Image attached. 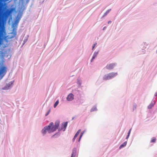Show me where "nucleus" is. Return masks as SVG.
Instances as JSON below:
<instances>
[{"mask_svg":"<svg viewBox=\"0 0 157 157\" xmlns=\"http://www.w3.org/2000/svg\"><path fill=\"white\" fill-rule=\"evenodd\" d=\"M48 132L49 133H51L54 132L56 130V128L54 125L53 122H51L49 125L47 126Z\"/></svg>","mask_w":157,"mask_h":157,"instance_id":"obj_1","label":"nucleus"},{"mask_svg":"<svg viewBox=\"0 0 157 157\" xmlns=\"http://www.w3.org/2000/svg\"><path fill=\"white\" fill-rule=\"evenodd\" d=\"M6 72V68L5 67H2L0 69V75H5Z\"/></svg>","mask_w":157,"mask_h":157,"instance_id":"obj_2","label":"nucleus"},{"mask_svg":"<svg viewBox=\"0 0 157 157\" xmlns=\"http://www.w3.org/2000/svg\"><path fill=\"white\" fill-rule=\"evenodd\" d=\"M67 99L68 101H71L74 99V95L72 94H69L67 96Z\"/></svg>","mask_w":157,"mask_h":157,"instance_id":"obj_3","label":"nucleus"},{"mask_svg":"<svg viewBox=\"0 0 157 157\" xmlns=\"http://www.w3.org/2000/svg\"><path fill=\"white\" fill-rule=\"evenodd\" d=\"M117 73H110L109 74V78L114 77L116 76L117 75Z\"/></svg>","mask_w":157,"mask_h":157,"instance_id":"obj_4","label":"nucleus"},{"mask_svg":"<svg viewBox=\"0 0 157 157\" xmlns=\"http://www.w3.org/2000/svg\"><path fill=\"white\" fill-rule=\"evenodd\" d=\"M67 124V122H64L62 124L61 129L65 131Z\"/></svg>","mask_w":157,"mask_h":157,"instance_id":"obj_5","label":"nucleus"},{"mask_svg":"<svg viewBox=\"0 0 157 157\" xmlns=\"http://www.w3.org/2000/svg\"><path fill=\"white\" fill-rule=\"evenodd\" d=\"M48 131L47 126L45 127L41 130V132L44 135L46 133L47 131Z\"/></svg>","mask_w":157,"mask_h":157,"instance_id":"obj_6","label":"nucleus"},{"mask_svg":"<svg viewBox=\"0 0 157 157\" xmlns=\"http://www.w3.org/2000/svg\"><path fill=\"white\" fill-rule=\"evenodd\" d=\"M59 121H57L55 122V125L54 126L55 127V128H56V129L58 128L59 126Z\"/></svg>","mask_w":157,"mask_h":157,"instance_id":"obj_7","label":"nucleus"},{"mask_svg":"<svg viewBox=\"0 0 157 157\" xmlns=\"http://www.w3.org/2000/svg\"><path fill=\"white\" fill-rule=\"evenodd\" d=\"M127 144V142L125 141L124 142L123 144H122L121 145H120V146L119 147V149H121V148L124 147L125 146H126Z\"/></svg>","mask_w":157,"mask_h":157,"instance_id":"obj_8","label":"nucleus"},{"mask_svg":"<svg viewBox=\"0 0 157 157\" xmlns=\"http://www.w3.org/2000/svg\"><path fill=\"white\" fill-rule=\"evenodd\" d=\"M115 66V64L113 63L110 64L109 65V68L110 69H112Z\"/></svg>","mask_w":157,"mask_h":157,"instance_id":"obj_9","label":"nucleus"},{"mask_svg":"<svg viewBox=\"0 0 157 157\" xmlns=\"http://www.w3.org/2000/svg\"><path fill=\"white\" fill-rule=\"evenodd\" d=\"M59 135V133H57L52 136V137H58Z\"/></svg>","mask_w":157,"mask_h":157,"instance_id":"obj_10","label":"nucleus"},{"mask_svg":"<svg viewBox=\"0 0 157 157\" xmlns=\"http://www.w3.org/2000/svg\"><path fill=\"white\" fill-rule=\"evenodd\" d=\"M156 138L155 137H153L151 140V143H155L156 141Z\"/></svg>","mask_w":157,"mask_h":157,"instance_id":"obj_11","label":"nucleus"},{"mask_svg":"<svg viewBox=\"0 0 157 157\" xmlns=\"http://www.w3.org/2000/svg\"><path fill=\"white\" fill-rule=\"evenodd\" d=\"M154 104L153 103L150 104L148 106V109H151L154 106Z\"/></svg>","mask_w":157,"mask_h":157,"instance_id":"obj_12","label":"nucleus"},{"mask_svg":"<svg viewBox=\"0 0 157 157\" xmlns=\"http://www.w3.org/2000/svg\"><path fill=\"white\" fill-rule=\"evenodd\" d=\"M59 103V101H57L54 105V107L55 108Z\"/></svg>","mask_w":157,"mask_h":157,"instance_id":"obj_13","label":"nucleus"},{"mask_svg":"<svg viewBox=\"0 0 157 157\" xmlns=\"http://www.w3.org/2000/svg\"><path fill=\"white\" fill-rule=\"evenodd\" d=\"M13 84V82H10L9 83H8V84H6V86L7 87H9L11 85H12Z\"/></svg>","mask_w":157,"mask_h":157,"instance_id":"obj_14","label":"nucleus"},{"mask_svg":"<svg viewBox=\"0 0 157 157\" xmlns=\"http://www.w3.org/2000/svg\"><path fill=\"white\" fill-rule=\"evenodd\" d=\"M83 133H84L83 132L81 133L80 136V137H79V140H78V142L80 141V139H81L82 136L83 134Z\"/></svg>","mask_w":157,"mask_h":157,"instance_id":"obj_15","label":"nucleus"},{"mask_svg":"<svg viewBox=\"0 0 157 157\" xmlns=\"http://www.w3.org/2000/svg\"><path fill=\"white\" fill-rule=\"evenodd\" d=\"M78 136V135H77L76 134H75V135L74 136V137L72 140L73 142L74 141L75 139L77 137V136Z\"/></svg>","mask_w":157,"mask_h":157,"instance_id":"obj_16","label":"nucleus"},{"mask_svg":"<svg viewBox=\"0 0 157 157\" xmlns=\"http://www.w3.org/2000/svg\"><path fill=\"white\" fill-rule=\"evenodd\" d=\"M98 54V52H95L93 56V57H96L97 56Z\"/></svg>","mask_w":157,"mask_h":157,"instance_id":"obj_17","label":"nucleus"},{"mask_svg":"<svg viewBox=\"0 0 157 157\" xmlns=\"http://www.w3.org/2000/svg\"><path fill=\"white\" fill-rule=\"evenodd\" d=\"M98 54V52H95L93 56V57H96L97 56Z\"/></svg>","mask_w":157,"mask_h":157,"instance_id":"obj_18","label":"nucleus"},{"mask_svg":"<svg viewBox=\"0 0 157 157\" xmlns=\"http://www.w3.org/2000/svg\"><path fill=\"white\" fill-rule=\"evenodd\" d=\"M81 131V129H79L78 131L77 132H76V133L77 135H78V134H79V133Z\"/></svg>","mask_w":157,"mask_h":157,"instance_id":"obj_19","label":"nucleus"},{"mask_svg":"<svg viewBox=\"0 0 157 157\" xmlns=\"http://www.w3.org/2000/svg\"><path fill=\"white\" fill-rule=\"evenodd\" d=\"M96 44H97V43H95L94 44V45H93V47H92V50H93V49H94V47H95V46L96 45Z\"/></svg>","mask_w":157,"mask_h":157,"instance_id":"obj_20","label":"nucleus"},{"mask_svg":"<svg viewBox=\"0 0 157 157\" xmlns=\"http://www.w3.org/2000/svg\"><path fill=\"white\" fill-rule=\"evenodd\" d=\"M19 19L15 21V23L17 24L19 22Z\"/></svg>","mask_w":157,"mask_h":157,"instance_id":"obj_21","label":"nucleus"},{"mask_svg":"<svg viewBox=\"0 0 157 157\" xmlns=\"http://www.w3.org/2000/svg\"><path fill=\"white\" fill-rule=\"evenodd\" d=\"M95 58V57H93V56L92 57V59H91V62H92L93 61V60Z\"/></svg>","mask_w":157,"mask_h":157,"instance_id":"obj_22","label":"nucleus"},{"mask_svg":"<svg viewBox=\"0 0 157 157\" xmlns=\"http://www.w3.org/2000/svg\"><path fill=\"white\" fill-rule=\"evenodd\" d=\"M131 129H130L129 130V131L128 132V135H130V132H131Z\"/></svg>","mask_w":157,"mask_h":157,"instance_id":"obj_23","label":"nucleus"},{"mask_svg":"<svg viewBox=\"0 0 157 157\" xmlns=\"http://www.w3.org/2000/svg\"><path fill=\"white\" fill-rule=\"evenodd\" d=\"M71 157H74L73 153H72Z\"/></svg>","mask_w":157,"mask_h":157,"instance_id":"obj_24","label":"nucleus"},{"mask_svg":"<svg viewBox=\"0 0 157 157\" xmlns=\"http://www.w3.org/2000/svg\"><path fill=\"white\" fill-rule=\"evenodd\" d=\"M129 136V135H128L126 137V139H127L128 138Z\"/></svg>","mask_w":157,"mask_h":157,"instance_id":"obj_25","label":"nucleus"},{"mask_svg":"<svg viewBox=\"0 0 157 157\" xmlns=\"http://www.w3.org/2000/svg\"><path fill=\"white\" fill-rule=\"evenodd\" d=\"M107 78H108L107 76H106V77H104V79H107Z\"/></svg>","mask_w":157,"mask_h":157,"instance_id":"obj_26","label":"nucleus"},{"mask_svg":"<svg viewBox=\"0 0 157 157\" xmlns=\"http://www.w3.org/2000/svg\"><path fill=\"white\" fill-rule=\"evenodd\" d=\"M48 114V113H47V114H46V115H46V116H47V115Z\"/></svg>","mask_w":157,"mask_h":157,"instance_id":"obj_27","label":"nucleus"},{"mask_svg":"<svg viewBox=\"0 0 157 157\" xmlns=\"http://www.w3.org/2000/svg\"><path fill=\"white\" fill-rule=\"evenodd\" d=\"M105 27H104V28H103V29H105Z\"/></svg>","mask_w":157,"mask_h":157,"instance_id":"obj_28","label":"nucleus"},{"mask_svg":"<svg viewBox=\"0 0 157 157\" xmlns=\"http://www.w3.org/2000/svg\"><path fill=\"white\" fill-rule=\"evenodd\" d=\"M156 53H157V50H156Z\"/></svg>","mask_w":157,"mask_h":157,"instance_id":"obj_29","label":"nucleus"},{"mask_svg":"<svg viewBox=\"0 0 157 157\" xmlns=\"http://www.w3.org/2000/svg\"><path fill=\"white\" fill-rule=\"evenodd\" d=\"M157 95V94H156V96Z\"/></svg>","mask_w":157,"mask_h":157,"instance_id":"obj_30","label":"nucleus"}]
</instances>
